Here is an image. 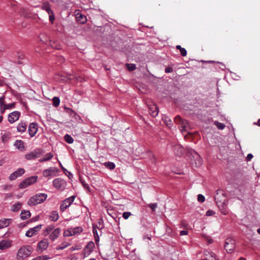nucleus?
I'll use <instances>...</instances> for the list:
<instances>
[{"instance_id":"f8f14e48","label":"nucleus","mask_w":260,"mask_h":260,"mask_svg":"<svg viewBox=\"0 0 260 260\" xmlns=\"http://www.w3.org/2000/svg\"><path fill=\"white\" fill-rule=\"evenodd\" d=\"M38 131V125L36 123L32 122L28 126V131L29 136L32 137L35 136Z\"/></svg>"},{"instance_id":"0eeeda50","label":"nucleus","mask_w":260,"mask_h":260,"mask_svg":"<svg viewBox=\"0 0 260 260\" xmlns=\"http://www.w3.org/2000/svg\"><path fill=\"white\" fill-rule=\"evenodd\" d=\"M53 185L58 190H63L66 187V183L63 179L58 178L53 180Z\"/></svg>"},{"instance_id":"8fccbe9b","label":"nucleus","mask_w":260,"mask_h":260,"mask_svg":"<svg viewBox=\"0 0 260 260\" xmlns=\"http://www.w3.org/2000/svg\"><path fill=\"white\" fill-rule=\"evenodd\" d=\"M188 232L186 230H182L180 232V235L181 236H184V235H187L188 234Z\"/></svg>"},{"instance_id":"e433bc0d","label":"nucleus","mask_w":260,"mask_h":260,"mask_svg":"<svg viewBox=\"0 0 260 260\" xmlns=\"http://www.w3.org/2000/svg\"><path fill=\"white\" fill-rule=\"evenodd\" d=\"M39 38L40 40L43 43H45L48 40V38L45 34H41Z\"/></svg>"},{"instance_id":"79ce46f5","label":"nucleus","mask_w":260,"mask_h":260,"mask_svg":"<svg viewBox=\"0 0 260 260\" xmlns=\"http://www.w3.org/2000/svg\"><path fill=\"white\" fill-rule=\"evenodd\" d=\"M198 201L200 202L203 203L205 201V197L202 194H199L198 196Z\"/></svg>"},{"instance_id":"f3484780","label":"nucleus","mask_w":260,"mask_h":260,"mask_svg":"<svg viewBox=\"0 0 260 260\" xmlns=\"http://www.w3.org/2000/svg\"><path fill=\"white\" fill-rule=\"evenodd\" d=\"M61 230L59 228L55 229L50 234L49 238L52 241H55L60 234Z\"/></svg>"},{"instance_id":"1a4fd4ad","label":"nucleus","mask_w":260,"mask_h":260,"mask_svg":"<svg viewBox=\"0 0 260 260\" xmlns=\"http://www.w3.org/2000/svg\"><path fill=\"white\" fill-rule=\"evenodd\" d=\"M175 122L178 125L181 126V131H185L188 127V122L184 120H183L180 116H176L174 119Z\"/></svg>"},{"instance_id":"4d7b16f0","label":"nucleus","mask_w":260,"mask_h":260,"mask_svg":"<svg viewBox=\"0 0 260 260\" xmlns=\"http://www.w3.org/2000/svg\"><path fill=\"white\" fill-rule=\"evenodd\" d=\"M24 55L23 54H21L18 56V57L21 59H23L24 58Z\"/></svg>"},{"instance_id":"a878e982","label":"nucleus","mask_w":260,"mask_h":260,"mask_svg":"<svg viewBox=\"0 0 260 260\" xmlns=\"http://www.w3.org/2000/svg\"><path fill=\"white\" fill-rule=\"evenodd\" d=\"M59 215L57 211H52L49 215V219L53 221H56L58 219Z\"/></svg>"},{"instance_id":"2eb2a0df","label":"nucleus","mask_w":260,"mask_h":260,"mask_svg":"<svg viewBox=\"0 0 260 260\" xmlns=\"http://www.w3.org/2000/svg\"><path fill=\"white\" fill-rule=\"evenodd\" d=\"M203 260H218L216 255L212 252L205 250L204 252V258Z\"/></svg>"},{"instance_id":"72a5a7b5","label":"nucleus","mask_w":260,"mask_h":260,"mask_svg":"<svg viewBox=\"0 0 260 260\" xmlns=\"http://www.w3.org/2000/svg\"><path fill=\"white\" fill-rule=\"evenodd\" d=\"M5 96L3 95L0 98V112L1 113V108H4L6 104L5 103Z\"/></svg>"},{"instance_id":"39448f33","label":"nucleus","mask_w":260,"mask_h":260,"mask_svg":"<svg viewBox=\"0 0 260 260\" xmlns=\"http://www.w3.org/2000/svg\"><path fill=\"white\" fill-rule=\"evenodd\" d=\"M82 231L81 227L77 226L74 228H70L65 230L63 232V236L65 237H69L79 234Z\"/></svg>"},{"instance_id":"423d86ee","label":"nucleus","mask_w":260,"mask_h":260,"mask_svg":"<svg viewBox=\"0 0 260 260\" xmlns=\"http://www.w3.org/2000/svg\"><path fill=\"white\" fill-rule=\"evenodd\" d=\"M75 198V196H72L66 199L63 201H62L60 206V210L63 212L67 208L70 206L72 203L74 202Z\"/></svg>"},{"instance_id":"2f4dec72","label":"nucleus","mask_w":260,"mask_h":260,"mask_svg":"<svg viewBox=\"0 0 260 260\" xmlns=\"http://www.w3.org/2000/svg\"><path fill=\"white\" fill-rule=\"evenodd\" d=\"M64 140L69 144H72L74 142L73 138L68 134L64 136Z\"/></svg>"},{"instance_id":"6ab92c4d","label":"nucleus","mask_w":260,"mask_h":260,"mask_svg":"<svg viewBox=\"0 0 260 260\" xmlns=\"http://www.w3.org/2000/svg\"><path fill=\"white\" fill-rule=\"evenodd\" d=\"M12 242L9 240H3L0 242V250H4L10 247Z\"/></svg>"},{"instance_id":"b1692460","label":"nucleus","mask_w":260,"mask_h":260,"mask_svg":"<svg viewBox=\"0 0 260 260\" xmlns=\"http://www.w3.org/2000/svg\"><path fill=\"white\" fill-rule=\"evenodd\" d=\"M22 206V204L18 202L11 206V211L14 212H18L21 209Z\"/></svg>"},{"instance_id":"393cba45","label":"nucleus","mask_w":260,"mask_h":260,"mask_svg":"<svg viewBox=\"0 0 260 260\" xmlns=\"http://www.w3.org/2000/svg\"><path fill=\"white\" fill-rule=\"evenodd\" d=\"M31 213L28 210H22L20 217L22 220H25L30 217Z\"/></svg>"},{"instance_id":"603ef678","label":"nucleus","mask_w":260,"mask_h":260,"mask_svg":"<svg viewBox=\"0 0 260 260\" xmlns=\"http://www.w3.org/2000/svg\"><path fill=\"white\" fill-rule=\"evenodd\" d=\"M172 71H173V69L171 68H170V67L167 68L165 69L166 73H171V72H172Z\"/></svg>"},{"instance_id":"6e6552de","label":"nucleus","mask_w":260,"mask_h":260,"mask_svg":"<svg viewBox=\"0 0 260 260\" xmlns=\"http://www.w3.org/2000/svg\"><path fill=\"white\" fill-rule=\"evenodd\" d=\"M224 248L228 252H232L235 248V241L231 238L226 239L225 242Z\"/></svg>"},{"instance_id":"ddd939ff","label":"nucleus","mask_w":260,"mask_h":260,"mask_svg":"<svg viewBox=\"0 0 260 260\" xmlns=\"http://www.w3.org/2000/svg\"><path fill=\"white\" fill-rule=\"evenodd\" d=\"M42 225H38L32 228L29 229L26 232L25 236L27 237H31L35 235H36L38 231L41 229Z\"/></svg>"},{"instance_id":"0e129e2a","label":"nucleus","mask_w":260,"mask_h":260,"mask_svg":"<svg viewBox=\"0 0 260 260\" xmlns=\"http://www.w3.org/2000/svg\"><path fill=\"white\" fill-rule=\"evenodd\" d=\"M52 47H53V48H56V49H60V47H57V46H55V47L54 46H53V45H52Z\"/></svg>"},{"instance_id":"5701e85b","label":"nucleus","mask_w":260,"mask_h":260,"mask_svg":"<svg viewBox=\"0 0 260 260\" xmlns=\"http://www.w3.org/2000/svg\"><path fill=\"white\" fill-rule=\"evenodd\" d=\"M14 146L19 150L23 151L25 150L24 142L21 140H16L14 144Z\"/></svg>"},{"instance_id":"c85d7f7f","label":"nucleus","mask_w":260,"mask_h":260,"mask_svg":"<svg viewBox=\"0 0 260 260\" xmlns=\"http://www.w3.org/2000/svg\"><path fill=\"white\" fill-rule=\"evenodd\" d=\"M54 229V226L53 225L47 226L45 230V235L47 236L50 234Z\"/></svg>"},{"instance_id":"cd10ccee","label":"nucleus","mask_w":260,"mask_h":260,"mask_svg":"<svg viewBox=\"0 0 260 260\" xmlns=\"http://www.w3.org/2000/svg\"><path fill=\"white\" fill-rule=\"evenodd\" d=\"M53 157V154L52 153L49 152V153L46 154L42 158L40 159L39 161L40 162L48 161V160L51 159Z\"/></svg>"},{"instance_id":"9d476101","label":"nucleus","mask_w":260,"mask_h":260,"mask_svg":"<svg viewBox=\"0 0 260 260\" xmlns=\"http://www.w3.org/2000/svg\"><path fill=\"white\" fill-rule=\"evenodd\" d=\"M20 112L17 111H15L8 115V121L10 123H13L17 121L20 116Z\"/></svg>"},{"instance_id":"338daca9","label":"nucleus","mask_w":260,"mask_h":260,"mask_svg":"<svg viewBox=\"0 0 260 260\" xmlns=\"http://www.w3.org/2000/svg\"><path fill=\"white\" fill-rule=\"evenodd\" d=\"M257 232L260 234V228L258 229L257 230Z\"/></svg>"},{"instance_id":"4be33fe9","label":"nucleus","mask_w":260,"mask_h":260,"mask_svg":"<svg viewBox=\"0 0 260 260\" xmlns=\"http://www.w3.org/2000/svg\"><path fill=\"white\" fill-rule=\"evenodd\" d=\"M27 127V124L25 122L21 121L18 123L17 126V131L19 133L24 132Z\"/></svg>"},{"instance_id":"37998d69","label":"nucleus","mask_w":260,"mask_h":260,"mask_svg":"<svg viewBox=\"0 0 260 260\" xmlns=\"http://www.w3.org/2000/svg\"><path fill=\"white\" fill-rule=\"evenodd\" d=\"M46 259H47L46 256L42 255L35 257L32 258L31 260H46Z\"/></svg>"},{"instance_id":"774afa93","label":"nucleus","mask_w":260,"mask_h":260,"mask_svg":"<svg viewBox=\"0 0 260 260\" xmlns=\"http://www.w3.org/2000/svg\"><path fill=\"white\" fill-rule=\"evenodd\" d=\"M239 260H245L244 258L241 257Z\"/></svg>"},{"instance_id":"9b49d317","label":"nucleus","mask_w":260,"mask_h":260,"mask_svg":"<svg viewBox=\"0 0 260 260\" xmlns=\"http://www.w3.org/2000/svg\"><path fill=\"white\" fill-rule=\"evenodd\" d=\"M49 245L48 240L44 239L38 243L37 250L40 252H43L47 249Z\"/></svg>"},{"instance_id":"c756f323","label":"nucleus","mask_w":260,"mask_h":260,"mask_svg":"<svg viewBox=\"0 0 260 260\" xmlns=\"http://www.w3.org/2000/svg\"><path fill=\"white\" fill-rule=\"evenodd\" d=\"M104 165L108 169L111 170H113L115 168V165L114 162L108 161L104 164Z\"/></svg>"},{"instance_id":"aec40b11","label":"nucleus","mask_w":260,"mask_h":260,"mask_svg":"<svg viewBox=\"0 0 260 260\" xmlns=\"http://www.w3.org/2000/svg\"><path fill=\"white\" fill-rule=\"evenodd\" d=\"M149 113L152 117H156L158 114V110L155 105H151L149 106Z\"/></svg>"},{"instance_id":"c03bdc74","label":"nucleus","mask_w":260,"mask_h":260,"mask_svg":"<svg viewBox=\"0 0 260 260\" xmlns=\"http://www.w3.org/2000/svg\"><path fill=\"white\" fill-rule=\"evenodd\" d=\"M180 54H181V55L183 56H185L187 54V51H186V49L184 48H182L180 50Z\"/></svg>"},{"instance_id":"473e14b6","label":"nucleus","mask_w":260,"mask_h":260,"mask_svg":"<svg viewBox=\"0 0 260 260\" xmlns=\"http://www.w3.org/2000/svg\"><path fill=\"white\" fill-rule=\"evenodd\" d=\"M162 120L165 121L166 124L168 126H171V125H172V121L168 117L165 116L164 117H162Z\"/></svg>"},{"instance_id":"f03ea898","label":"nucleus","mask_w":260,"mask_h":260,"mask_svg":"<svg viewBox=\"0 0 260 260\" xmlns=\"http://www.w3.org/2000/svg\"><path fill=\"white\" fill-rule=\"evenodd\" d=\"M47 197V194L44 193H40L31 197L28 201L27 204L29 206H35L44 202Z\"/></svg>"},{"instance_id":"de8ad7c7","label":"nucleus","mask_w":260,"mask_h":260,"mask_svg":"<svg viewBox=\"0 0 260 260\" xmlns=\"http://www.w3.org/2000/svg\"><path fill=\"white\" fill-rule=\"evenodd\" d=\"M215 214V212L212 210H208L206 212L207 216H212Z\"/></svg>"},{"instance_id":"680f3d73","label":"nucleus","mask_w":260,"mask_h":260,"mask_svg":"<svg viewBox=\"0 0 260 260\" xmlns=\"http://www.w3.org/2000/svg\"><path fill=\"white\" fill-rule=\"evenodd\" d=\"M4 85V82L3 81H0V86H2Z\"/></svg>"},{"instance_id":"7c9ffc66","label":"nucleus","mask_w":260,"mask_h":260,"mask_svg":"<svg viewBox=\"0 0 260 260\" xmlns=\"http://www.w3.org/2000/svg\"><path fill=\"white\" fill-rule=\"evenodd\" d=\"M42 9L46 11L48 13H51L52 10L50 9V5L48 3H44L42 7Z\"/></svg>"},{"instance_id":"a211bd4d","label":"nucleus","mask_w":260,"mask_h":260,"mask_svg":"<svg viewBox=\"0 0 260 260\" xmlns=\"http://www.w3.org/2000/svg\"><path fill=\"white\" fill-rule=\"evenodd\" d=\"M40 153L36 150H34L25 155V158L27 160H32L39 157Z\"/></svg>"},{"instance_id":"4468645a","label":"nucleus","mask_w":260,"mask_h":260,"mask_svg":"<svg viewBox=\"0 0 260 260\" xmlns=\"http://www.w3.org/2000/svg\"><path fill=\"white\" fill-rule=\"evenodd\" d=\"M24 172L25 171L23 169L19 168L10 175L9 179L10 180H14L18 177L21 176Z\"/></svg>"},{"instance_id":"a19ab883","label":"nucleus","mask_w":260,"mask_h":260,"mask_svg":"<svg viewBox=\"0 0 260 260\" xmlns=\"http://www.w3.org/2000/svg\"><path fill=\"white\" fill-rule=\"evenodd\" d=\"M131 215V213L129 212H125L123 213L122 217L125 219H127Z\"/></svg>"},{"instance_id":"20e7f679","label":"nucleus","mask_w":260,"mask_h":260,"mask_svg":"<svg viewBox=\"0 0 260 260\" xmlns=\"http://www.w3.org/2000/svg\"><path fill=\"white\" fill-rule=\"evenodd\" d=\"M38 180L37 176H33L29 177L21 182L19 185L20 188H25L27 186L36 183Z\"/></svg>"},{"instance_id":"864d4df0","label":"nucleus","mask_w":260,"mask_h":260,"mask_svg":"<svg viewBox=\"0 0 260 260\" xmlns=\"http://www.w3.org/2000/svg\"><path fill=\"white\" fill-rule=\"evenodd\" d=\"M93 233L94 236L98 235V231L95 228H93Z\"/></svg>"},{"instance_id":"49530a36","label":"nucleus","mask_w":260,"mask_h":260,"mask_svg":"<svg viewBox=\"0 0 260 260\" xmlns=\"http://www.w3.org/2000/svg\"><path fill=\"white\" fill-rule=\"evenodd\" d=\"M94 245L93 242L89 243L87 245L86 248H88L89 247L90 248L91 250L90 251H92L93 247H94Z\"/></svg>"},{"instance_id":"e2e57ef3","label":"nucleus","mask_w":260,"mask_h":260,"mask_svg":"<svg viewBox=\"0 0 260 260\" xmlns=\"http://www.w3.org/2000/svg\"><path fill=\"white\" fill-rule=\"evenodd\" d=\"M3 119V116H2V115L0 116V123L2 121Z\"/></svg>"},{"instance_id":"6e6d98bb","label":"nucleus","mask_w":260,"mask_h":260,"mask_svg":"<svg viewBox=\"0 0 260 260\" xmlns=\"http://www.w3.org/2000/svg\"><path fill=\"white\" fill-rule=\"evenodd\" d=\"M94 237L95 241L96 243H98L99 242V235L95 236Z\"/></svg>"},{"instance_id":"f704fd0d","label":"nucleus","mask_w":260,"mask_h":260,"mask_svg":"<svg viewBox=\"0 0 260 260\" xmlns=\"http://www.w3.org/2000/svg\"><path fill=\"white\" fill-rule=\"evenodd\" d=\"M60 104V100L59 98L55 96L53 98V104L54 107H57Z\"/></svg>"},{"instance_id":"09e8293b","label":"nucleus","mask_w":260,"mask_h":260,"mask_svg":"<svg viewBox=\"0 0 260 260\" xmlns=\"http://www.w3.org/2000/svg\"><path fill=\"white\" fill-rule=\"evenodd\" d=\"M67 244H62V246H59L56 247L57 250H61L67 247Z\"/></svg>"},{"instance_id":"ea45409f","label":"nucleus","mask_w":260,"mask_h":260,"mask_svg":"<svg viewBox=\"0 0 260 260\" xmlns=\"http://www.w3.org/2000/svg\"><path fill=\"white\" fill-rule=\"evenodd\" d=\"M148 206L153 211H154L157 207L156 203L149 204Z\"/></svg>"},{"instance_id":"13d9d810","label":"nucleus","mask_w":260,"mask_h":260,"mask_svg":"<svg viewBox=\"0 0 260 260\" xmlns=\"http://www.w3.org/2000/svg\"><path fill=\"white\" fill-rule=\"evenodd\" d=\"M182 48L180 45H177L176 46V49L180 50Z\"/></svg>"},{"instance_id":"f257e3e1","label":"nucleus","mask_w":260,"mask_h":260,"mask_svg":"<svg viewBox=\"0 0 260 260\" xmlns=\"http://www.w3.org/2000/svg\"><path fill=\"white\" fill-rule=\"evenodd\" d=\"M32 251L33 248L31 246H22L18 250L16 258L17 260H24L29 257Z\"/></svg>"},{"instance_id":"a18cd8bd","label":"nucleus","mask_w":260,"mask_h":260,"mask_svg":"<svg viewBox=\"0 0 260 260\" xmlns=\"http://www.w3.org/2000/svg\"><path fill=\"white\" fill-rule=\"evenodd\" d=\"M49 16V20L51 22V23H53V21L54 20V16L53 15V12L52 11L51 13H48Z\"/></svg>"},{"instance_id":"412c9836","label":"nucleus","mask_w":260,"mask_h":260,"mask_svg":"<svg viewBox=\"0 0 260 260\" xmlns=\"http://www.w3.org/2000/svg\"><path fill=\"white\" fill-rule=\"evenodd\" d=\"M12 222L11 218H3L0 220V229L8 226Z\"/></svg>"},{"instance_id":"dca6fc26","label":"nucleus","mask_w":260,"mask_h":260,"mask_svg":"<svg viewBox=\"0 0 260 260\" xmlns=\"http://www.w3.org/2000/svg\"><path fill=\"white\" fill-rule=\"evenodd\" d=\"M57 172V169L54 167H50L43 171V175L44 177H47L54 175V174Z\"/></svg>"},{"instance_id":"bf43d9fd","label":"nucleus","mask_w":260,"mask_h":260,"mask_svg":"<svg viewBox=\"0 0 260 260\" xmlns=\"http://www.w3.org/2000/svg\"><path fill=\"white\" fill-rule=\"evenodd\" d=\"M198 161L199 162H198V165H197V166H200L201 165L202 162H201L200 158L199 159Z\"/></svg>"},{"instance_id":"4c0bfd02","label":"nucleus","mask_w":260,"mask_h":260,"mask_svg":"<svg viewBox=\"0 0 260 260\" xmlns=\"http://www.w3.org/2000/svg\"><path fill=\"white\" fill-rule=\"evenodd\" d=\"M77 20L81 23H84L86 21V18L84 15H80L79 17H77Z\"/></svg>"},{"instance_id":"3c124183","label":"nucleus","mask_w":260,"mask_h":260,"mask_svg":"<svg viewBox=\"0 0 260 260\" xmlns=\"http://www.w3.org/2000/svg\"><path fill=\"white\" fill-rule=\"evenodd\" d=\"M253 157V155L251 153H249L247 156L246 159L247 161L250 160Z\"/></svg>"},{"instance_id":"7ed1b4c3","label":"nucleus","mask_w":260,"mask_h":260,"mask_svg":"<svg viewBox=\"0 0 260 260\" xmlns=\"http://www.w3.org/2000/svg\"><path fill=\"white\" fill-rule=\"evenodd\" d=\"M220 192L221 194L223 196V198H224V193L221 191ZM215 200H216V203L217 204L218 206L220 209L221 213L223 215H227L229 213V211L226 208L227 206L226 203V199L224 198L223 200H220L219 197V192H217L216 195L215 197Z\"/></svg>"},{"instance_id":"052dcab7","label":"nucleus","mask_w":260,"mask_h":260,"mask_svg":"<svg viewBox=\"0 0 260 260\" xmlns=\"http://www.w3.org/2000/svg\"><path fill=\"white\" fill-rule=\"evenodd\" d=\"M59 165L63 171H66V170L63 167L61 163H60Z\"/></svg>"},{"instance_id":"69168bd1","label":"nucleus","mask_w":260,"mask_h":260,"mask_svg":"<svg viewBox=\"0 0 260 260\" xmlns=\"http://www.w3.org/2000/svg\"><path fill=\"white\" fill-rule=\"evenodd\" d=\"M257 124L258 125V126H260V119L258 120L257 122Z\"/></svg>"},{"instance_id":"58836bf2","label":"nucleus","mask_w":260,"mask_h":260,"mask_svg":"<svg viewBox=\"0 0 260 260\" xmlns=\"http://www.w3.org/2000/svg\"><path fill=\"white\" fill-rule=\"evenodd\" d=\"M126 66H127V69L130 71H134L136 68V65L134 64H128L127 63V64H126Z\"/></svg>"},{"instance_id":"c9c22d12","label":"nucleus","mask_w":260,"mask_h":260,"mask_svg":"<svg viewBox=\"0 0 260 260\" xmlns=\"http://www.w3.org/2000/svg\"><path fill=\"white\" fill-rule=\"evenodd\" d=\"M215 125L217 126V127L219 129H223L225 127V125L221 122H219L217 121H215L214 122Z\"/></svg>"},{"instance_id":"5fc2aeb1","label":"nucleus","mask_w":260,"mask_h":260,"mask_svg":"<svg viewBox=\"0 0 260 260\" xmlns=\"http://www.w3.org/2000/svg\"><path fill=\"white\" fill-rule=\"evenodd\" d=\"M94 237L95 241L96 243H98L99 242V235L95 236Z\"/></svg>"},{"instance_id":"bb28decb","label":"nucleus","mask_w":260,"mask_h":260,"mask_svg":"<svg viewBox=\"0 0 260 260\" xmlns=\"http://www.w3.org/2000/svg\"><path fill=\"white\" fill-rule=\"evenodd\" d=\"M15 103H13L11 104H6L4 108H1V114H3L5 111L7 109H12L15 108Z\"/></svg>"}]
</instances>
